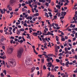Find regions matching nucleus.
<instances>
[{
    "label": "nucleus",
    "mask_w": 77,
    "mask_h": 77,
    "mask_svg": "<svg viewBox=\"0 0 77 77\" xmlns=\"http://www.w3.org/2000/svg\"><path fill=\"white\" fill-rule=\"evenodd\" d=\"M44 45H45V46L44 47V48H45L46 49L47 48V47L46 46L47 45V43H45Z\"/></svg>",
    "instance_id": "f8f14e48"
},
{
    "label": "nucleus",
    "mask_w": 77,
    "mask_h": 77,
    "mask_svg": "<svg viewBox=\"0 0 77 77\" xmlns=\"http://www.w3.org/2000/svg\"><path fill=\"white\" fill-rule=\"evenodd\" d=\"M36 69V68L35 67H32L31 69V72H33V71H34V70L35 69Z\"/></svg>",
    "instance_id": "7ed1b4c3"
},
{
    "label": "nucleus",
    "mask_w": 77,
    "mask_h": 77,
    "mask_svg": "<svg viewBox=\"0 0 77 77\" xmlns=\"http://www.w3.org/2000/svg\"><path fill=\"white\" fill-rule=\"evenodd\" d=\"M23 48H21L19 49V50H18L17 51V57L19 58H21V55L23 53Z\"/></svg>",
    "instance_id": "f03ea898"
},
{
    "label": "nucleus",
    "mask_w": 77,
    "mask_h": 77,
    "mask_svg": "<svg viewBox=\"0 0 77 77\" xmlns=\"http://www.w3.org/2000/svg\"><path fill=\"white\" fill-rule=\"evenodd\" d=\"M51 5L52 6H54V2H52Z\"/></svg>",
    "instance_id": "4be33fe9"
},
{
    "label": "nucleus",
    "mask_w": 77,
    "mask_h": 77,
    "mask_svg": "<svg viewBox=\"0 0 77 77\" xmlns=\"http://www.w3.org/2000/svg\"><path fill=\"white\" fill-rule=\"evenodd\" d=\"M8 64L11 66H15L16 65H17V63L15 60L13 59L10 60L8 62Z\"/></svg>",
    "instance_id": "f257e3e1"
},
{
    "label": "nucleus",
    "mask_w": 77,
    "mask_h": 77,
    "mask_svg": "<svg viewBox=\"0 0 77 77\" xmlns=\"http://www.w3.org/2000/svg\"><path fill=\"white\" fill-rule=\"evenodd\" d=\"M8 10H9V11H12V8L10 7L8 8Z\"/></svg>",
    "instance_id": "aec40b11"
},
{
    "label": "nucleus",
    "mask_w": 77,
    "mask_h": 77,
    "mask_svg": "<svg viewBox=\"0 0 77 77\" xmlns=\"http://www.w3.org/2000/svg\"><path fill=\"white\" fill-rule=\"evenodd\" d=\"M68 65L69 64H65V66H67V67H69V65Z\"/></svg>",
    "instance_id": "de8ad7c7"
},
{
    "label": "nucleus",
    "mask_w": 77,
    "mask_h": 77,
    "mask_svg": "<svg viewBox=\"0 0 77 77\" xmlns=\"http://www.w3.org/2000/svg\"><path fill=\"white\" fill-rule=\"evenodd\" d=\"M14 3V0H10V5L11 4H13Z\"/></svg>",
    "instance_id": "6e6552de"
},
{
    "label": "nucleus",
    "mask_w": 77,
    "mask_h": 77,
    "mask_svg": "<svg viewBox=\"0 0 77 77\" xmlns=\"http://www.w3.org/2000/svg\"><path fill=\"white\" fill-rule=\"evenodd\" d=\"M0 55H1V56H3V53L1 52L0 53Z\"/></svg>",
    "instance_id": "0e129e2a"
},
{
    "label": "nucleus",
    "mask_w": 77,
    "mask_h": 77,
    "mask_svg": "<svg viewBox=\"0 0 77 77\" xmlns=\"http://www.w3.org/2000/svg\"><path fill=\"white\" fill-rule=\"evenodd\" d=\"M19 31H23V32H24V29L23 28H22L21 29H20Z\"/></svg>",
    "instance_id": "dca6fc26"
},
{
    "label": "nucleus",
    "mask_w": 77,
    "mask_h": 77,
    "mask_svg": "<svg viewBox=\"0 0 77 77\" xmlns=\"http://www.w3.org/2000/svg\"><path fill=\"white\" fill-rule=\"evenodd\" d=\"M18 10H19V9L17 8L14 10V11H15V12H17V11H18Z\"/></svg>",
    "instance_id": "f704fd0d"
},
{
    "label": "nucleus",
    "mask_w": 77,
    "mask_h": 77,
    "mask_svg": "<svg viewBox=\"0 0 77 77\" xmlns=\"http://www.w3.org/2000/svg\"><path fill=\"white\" fill-rule=\"evenodd\" d=\"M73 19L74 20V22L75 23H77V21H76V19L75 18V17H73Z\"/></svg>",
    "instance_id": "ddd939ff"
},
{
    "label": "nucleus",
    "mask_w": 77,
    "mask_h": 77,
    "mask_svg": "<svg viewBox=\"0 0 77 77\" xmlns=\"http://www.w3.org/2000/svg\"><path fill=\"white\" fill-rule=\"evenodd\" d=\"M66 42H67L66 41L65 42V44L64 45V46L66 47V45H68V44L66 43Z\"/></svg>",
    "instance_id": "a211bd4d"
},
{
    "label": "nucleus",
    "mask_w": 77,
    "mask_h": 77,
    "mask_svg": "<svg viewBox=\"0 0 77 77\" xmlns=\"http://www.w3.org/2000/svg\"><path fill=\"white\" fill-rule=\"evenodd\" d=\"M72 32L73 34H75V31L74 30L72 31Z\"/></svg>",
    "instance_id": "13d9d810"
},
{
    "label": "nucleus",
    "mask_w": 77,
    "mask_h": 77,
    "mask_svg": "<svg viewBox=\"0 0 77 77\" xmlns=\"http://www.w3.org/2000/svg\"><path fill=\"white\" fill-rule=\"evenodd\" d=\"M46 67H45V65H44L43 66V69H46Z\"/></svg>",
    "instance_id": "c85d7f7f"
},
{
    "label": "nucleus",
    "mask_w": 77,
    "mask_h": 77,
    "mask_svg": "<svg viewBox=\"0 0 77 77\" xmlns=\"http://www.w3.org/2000/svg\"><path fill=\"white\" fill-rule=\"evenodd\" d=\"M22 12H25V9L24 8H23L22 9Z\"/></svg>",
    "instance_id": "7c9ffc66"
},
{
    "label": "nucleus",
    "mask_w": 77,
    "mask_h": 77,
    "mask_svg": "<svg viewBox=\"0 0 77 77\" xmlns=\"http://www.w3.org/2000/svg\"><path fill=\"white\" fill-rule=\"evenodd\" d=\"M56 61L57 62H60V60L57 59H56Z\"/></svg>",
    "instance_id": "412c9836"
},
{
    "label": "nucleus",
    "mask_w": 77,
    "mask_h": 77,
    "mask_svg": "<svg viewBox=\"0 0 77 77\" xmlns=\"http://www.w3.org/2000/svg\"><path fill=\"white\" fill-rule=\"evenodd\" d=\"M34 75V74L33 73H32L31 75V77H33V75Z\"/></svg>",
    "instance_id": "3c124183"
},
{
    "label": "nucleus",
    "mask_w": 77,
    "mask_h": 77,
    "mask_svg": "<svg viewBox=\"0 0 77 77\" xmlns=\"http://www.w3.org/2000/svg\"><path fill=\"white\" fill-rule=\"evenodd\" d=\"M75 25H73L72 24H71L70 25V28H72V27L73 28H74V27H75Z\"/></svg>",
    "instance_id": "423d86ee"
},
{
    "label": "nucleus",
    "mask_w": 77,
    "mask_h": 77,
    "mask_svg": "<svg viewBox=\"0 0 77 77\" xmlns=\"http://www.w3.org/2000/svg\"><path fill=\"white\" fill-rule=\"evenodd\" d=\"M3 38H4V36H1V42H3V41H5V39H4Z\"/></svg>",
    "instance_id": "0eeeda50"
},
{
    "label": "nucleus",
    "mask_w": 77,
    "mask_h": 77,
    "mask_svg": "<svg viewBox=\"0 0 77 77\" xmlns=\"http://www.w3.org/2000/svg\"><path fill=\"white\" fill-rule=\"evenodd\" d=\"M25 5H26V4L24 3H23L22 4V6H25Z\"/></svg>",
    "instance_id": "79ce46f5"
},
{
    "label": "nucleus",
    "mask_w": 77,
    "mask_h": 77,
    "mask_svg": "<svg viewBox=\"0 0 77 77\" xmlns=\"http://www.w3.org/2000/svg\"><path fill=\"white\" fill-rule=\"evenodd\" d=\"M17 34L18 35H20V32L18 29L17 30Z\"/></svg>",
    "instance_id": "9d476101"
},
{
    "label": "nucleus",
    "mask_w": 77,
    "mask_h": 77,
    "mask_svg": "<svg viewBox=\"0 0 77 77\" xmlns=\"http://www.w3.org/2000/svg\"><path fill=\"white\" fill-rule=\"evenodd\" d=\"M75 58L76 60L77 59V56L76 55H75Z\"/></svg>",
    "instance_id": "774afa93"
},
{
    "label": "nucleus",
    "mask_w": 77,
    "mask_h": 77,
    "mask_svg": "<svg viewBox=\"0 0 77 77\" xmlns=\"http://www.w3.org/2000/svg\"><path fill=\"white\" fill-rule=\"evenodd\" d=\"M26 35L28 36L26 38H27V39H31V38L30 37V34H26Z\"/></svg>",
    "instance_id": "39448f33"
},
{
    "label": "nucleus",
    "mask_w": 77,
    "mask_h": 77,
    "mask_svg": "<svg viewBox=\"0 0 77 77\" xmlns=\"http://www.w3.org/2000/svg\"><path fill=\"white\" fill-rule=\"evenodd\" d=\"M25 18H27V16H28V14H27L26 15H25Z\"/></svg>",
    "instance_id": "338daca9"
},
{
    "label": "nucleus",
    "mask_w": 77,
    "mask_h": 77,
    "mask_svg": "<svg viewBox=\"0 0 77 77\" xmlns=\"http://www.w3.org/2000/svg\"><path fill=\"white\" fill-rule=\"evenodd\" d=\"M42 32H41V31L40 32V34H38V35H39L40 36H41V35H42Z\"/></svg>",
    "instance_id": "a19ab883"
},
{
    "label": "nucleus",
    "mask_w": 77,
    "mask_h": 77,
    "mask_svg": "<svg viewBox=\"0 0 77 77\" xmlns=\"http://www.w3.org/2000/svg\"><path fill=\"white\" fill-rule=\"evenodd\" d=\"M69 61H67V62L65 64H69Z\"/></svg>",
    "instance_id": "5fc2aeb1"
},
{
    "label": "nucleus",
    "mask_w": 77,
    "mask_h": 77,
    "mask_svg": "<svg viewBox=\"0 0 77 77\" xmlns=\"http://www.w3.org/2000/svg\"><path fill=\"white\" fill-rule=\"evenodd\" d=\"M55 26L56 27H58V26H59V25H58V24H56V23H55Z\"/></svg>",
    "instance_id": "603ef678"
},
{
    "label": "nucleus",
    "mask_w": 77,
    "mask_h": 77,
    "mask_svg": "<svg viewBox=\"0 0 77 77\" xmlns=\"http://www.w3.org/2000/svg\"><path fill=\"white\" fill-rule=\"evenodd\" d=\"M49 4L48 2H46L45 4V5H46L47 6H48V5Z\"/></svg>",
    "instance_id": "4c0bfd02"
},
{
    "label": "nucleus",
    "mask_w": 77,
    "mask_h": 77,
    "mask_svg": "<svg viewBox=\"0 0 77 77\" xmlns=\"http://www.w3.org/2000/svg\"><path fill=\"white\" fill-rule=\"evenodd\" d=\"M54 12L55 13H56V12H57V13H58V9H57L56 10L54 11Z\"/></svg>",
    "instance_id": "c03bdc74"
},
{
    "label": "nucleus",
    "mask_w": 77,
    "mask_h": 77,
    "mask_svg": "<svg viewBox=\"0 0 77 77\" xmlns=\"http://www.w3.org/2000/svg\"><path fill=\"white\" fill-rule=\"evenodd\" d=\"M33 52H34L36 54H38V53H37L36 51H34Z\"/></svg>",
    "instance_id": "72a5a7b5"
},
{
    "label": "nucleus",
    "mask_w": 77,
    "mask_h": 77,
    "mask_svg": "<svg viewBox=\"0 0 77 77\" xmlns=\"http://www.w3.org/2000/svg\"><path fill=\"white\" fill-rule=\"evenodd\" d=\"M44 32L45 33H47V31H46V30L45 29L44 30Z\"/></svg>",
    "instance_id": "864d4df0"
},
{
    "label": "nucleus",
    "mask_w": 77,
    "mask_h": 77,
    "mask_svg": "<svg viewBox=\"0 0 77 77\" xmlns=\"http://www.w3.org/2000/svg\"><path fill=\"white\" fill-rule=\"evenodd\" d=\"M55 52L56 53H57L58 52V49H57V48H55Z\"/></svg>",
    "instance_id": "bb28decb"
},
{
    "label": "nucleus",
    "mask_w": 77,
    "mask_h": 77,
    "mask_svg": "<svg viewBox=\"0 0 77 77\" xmlns=\"http://www.w3.org/2000/svg\"><path fill=\"white\" fill-rule=\"evenodd\" d=\"M10 39H14V37H13V36H11V38Z\"/></svg>",
    "instance_id": "393cba45"
},
{
    "label": "nucleus",
    "mask_w": 77,
    "mask_h": 77,
    "mask_svg": "<svg viewBox=\"0 0 77 77\" xmlns=\"http://www.w3.org/2000/svg\"><path fill=\"white\" fill-rule=\"evenodd\" d=\"M39 2H42L43 3V2H44V0H39Z\"/></svg>",
    "instance_id": "ea45409f"
},
{
    "label": "nucleus",
    "mask_w": 77,
    "mask_h": 77,
    "mask_svg": "<svg viewBox=\"0 0 77 77\" xmlns=\"http://www.w3.org/2000/svg\"><path fill=\"white\" fill-rule=\"evenodd\" d=\"M2 48L4 49V50H5V46H2Z\"/></svg>",
    "instance_id": "e433bc0d"
},
{
    "label": "nucleus",
    "mask_w": 77,
    "mask_h": 77,
    "mask_svg": "<svg viewBox=\"0 0 77 77\" xmlns=\"http://www.w3.org/2000/svg\"><path fill=\"white\" fill-rule=\"evenodd\" d=\"M68 31L69 32H71V29H68Z\"/></svg>",
    "instance_id": "052dcab7"
},
{
    "label": "nucleus",
    "mask_w": 77,
    "mask_h": 77,
    "mask_svg": "<svg viewBox=\"0 0 77 77\" xmlns=\"http://www.w3.org/2000/svg\"><path fill=\"white\" fill-rule=\"evenodd\" d=\"M28 14H30V10H29L28 11Z\"/></svg>",
    "instance_id": "bf43d9fd"
},
{
    "label": "nucleus",
    "mask_w": 77,
    "mask_h": 77,
    "mask_svg": "<svg viewBox=\"0 0 77 77\" xmlns=\"http://www.w3.org/2000/svg\"><path fill=\"white\" fill-rule=\"evenodd\" d=\"M32 20L33 21H35V20H36V18L35 17H34V18L32 19Z\"/></svg>",
    "instance_id": "a18cd8bd"
},
{
    "label": "nucleus",
    "mask_w": 77,
    "mask_h": 77,
    "mask_svg": "<svg viewBox=\"0 0 77 77\" xmlns=\"http://www.w3.org/2000/svg\"><path fill=\"white\" fill-rule=\"evenodd\" d=\"M35 15H36V16H39V13H36Z\"/></svg>",
    "instance_id": "69168bd1"
},
{
    "label": "nucleus",
    "mask_w": 77,
    "mask_h": 77,
    "mask_svg": "<svg viewBox=\"0 0 77 77\" xmlns=\"http://www.w3.org/2000/svg\"><path fill=\"white\" fill-rule=\"evenodd\" d=\"M56 29L57 30H59V29H60V27L59 26L57 27Z\"/></svg>",
    "instance_id": "09e8293b"
},
{
    "label": "nucleus",
    "mask_w": 77,
    "mask_h": 77,
    "mask_svg": "<svg viewBox=\"0 0 77 77\" xmlns=\"http://www.w3.org/2000/svg\"><path fill=\"white\" fill-rule=\"evenodd\" d=\"M1 77H4V76H5V75H3V72L1 73Z\"/></svg>",
    "instance_id": "6ab92c4d"
},
{
    "label": "nucleus",
    "mask_w": 77,
    "mask_h": 77,
    "mask_svg": "<svg viewBox=\"0 0 77 77\" xmlns=\"http://www.w3.org/2000/svg\"><path fill=\"white\" fill-rule=\"evenodd\" d=\"M9 49L10 50H11V51H14V49H13V48H9Z\"/></svg>",
    "instance_id": "2eb2a0df"
},
{
    "label": "nucleus",
    "mask_w": 77,
    "mask_h": 77,
    "mask_svg": "<svg viewBox=\"0 0 77 77\" xmlns=\"http://www.w3.org/2000/svg\"><path fill=\"white\" fill-rule=\"evenodd\" d=\"M38 18L39 20H41V19L42 18V17H41L40 16V17H38Z\"/></svg>",
    "instance_id": "8fccbe9b"
},
{
    "label": "nucleus",
    "mask_w": 77,
    "mask_h": 77,
    "mask_svg": "<svg viewBox=\"0 0 77 77\" xmlns=\"http://www.w3.org/2000/svg\"><path fill=\"white\" fill-rule=\"evenodd\" d=\"M49 72V73H48V74H47L48 77H50V72Z\"/></svg>",
    "instance_id": "c9c22d12"
},
{
    "label": "nucleus",
    "mask_w": 77,
    "mask_h": 77,
    "mask_svg": "<svg viewBox=\"0 0 77 77\" xmlns=\"http://www.w3.org/2000/svg\"><path fill=\"white\" fill-rule=\"evenodd\" d=\"M48 35H51V36H54V34L53 33H51L50 32H49V31H48Z\"/></svg>",
    "instance_id": "1a4fd4ad"
},
{
    "label": "nucleus",
    "mask_w": 77,
    "mask_h": 77,
    "mask_svg": "<svg viewBox=\"0 0 77 77\" xmlns=\"http://www.w3.org/2000/svg\"><path fill=\"white\" fill-rule=\"evenodd\" d=\"M69 53V51H65V54H68Z\"/></svg>",
    "instance_id": "37998d69"
},
{
    "label": "nucleus",
    "mask_w": 77,
    "mask_h": 77,
    "mask_svg": "<svg viewBox=\"0 0 77 77\" xmlns=\"http://www.w3.org/2000/svg\"><path fill=\"white\" fill-rule=\"evenodd\" d=\"M13 41H14V40H11L10 41V42L11 44H12V43L13 42Z\"/></svg>",
    "instance_id": "5701e85b"
},
{
    "label": "nucleus",
    "mask_w": 77,
    "mask_h": 77,
    "mask_svg": "<svg viewBox=\"0 0 77 77\" xmlns=\"http://www.w3.org/2000/svg\"><path fill=\"white\" fill-rule=\"evenodd\" d=\"M65 17H64V16H63V17H60V20H61V19H63V18H64Z\"/></svg>",
    "instance_id": "2f4dec72"
},
{
    "label": "nucleus",
    "mask_w": 77,
    "mask_h": 77,
    "mask_svg": "<svg viewBox=\"0 0 77 77\" xmlns=\"http://www.w3.org/2000/svg\"><path fill=\"white\" fill-rule=\"evenodd\" d=\"M41 55H38V56L40 58H42V56H41Z\"/></svg>",
    "instance_id": "49530a36"
},
{
    "label": "nucleus",
    "mask_w": 77,
    "mask_h": 77,
    "mask_svg": "<svg viewBox=\"0 0 77 77\" xmlns=\"http://www.w3.org/2000/svg\"><path fill=\"white\" fill-rule=\"evenodd\" d=\"M25 63L26 64H27V63L28 64V65H31V64L29 63H30V62H28V61H27V60H26L25 61Z\"/></svg>",
    "instance_id": "4468645a"
},
{
    "label": "nucleus",
    "mask_w": 77,
    "mask_h": 77,
    "mask_svg": "<svg viewBox=\"0 0 77 77\" xmlns=\"http://www.w3.org/2000/svg\"><path fill=\"white\" fill-rule=\"evenodd\" d=\"M24 26H26V27H27L28 26V25H27V23H24L23 24Z\"/></svg>",
    "instance_id": "b1692460"
},
{
    "label": "nucleus",
    "mask_w": 77,
    "mask_h": 77,
    "mask_svg": "<svg viewBox=\"0 0 77 77\" xmlns=\"http://www.w3.org/2000/svg\"><path fill=\"white\" fill-rule=\"evenodd\" d=\"M60 14H61V13H60V14H59L58 15V17H60Z\"/></svg>",
    "instance_id": "e2e57ef3"
},
{
    "label": "nucleus",
    "mask_w": 77,
    "mask_h": 77,
    "mask_svg": "<svg viewBox=\"0 0 77 77\" xmlns=\"http://www.w3.org/2000/svg\"><path fill=\"white\" fill-rule=\"evenodd\" d=\"M57 16L55 15L54 17V18H55V19L56 20V19H57Z\"/></svg>",
    "instance_id": "680f3d73"
},
{
    "label": "nucleus",
    "mask_w": 77,
    "mask_h": 77,
    "mask_svg": "<svg viewBox=\"0 0 77 77\" xmlns=\"http://www.w3.org/2000/svg\"><path fill=\"white\" fill-rule=\"evenodd\" d=\"M41 61L42 62V63H44V59H41Z\"/></svg>",
    "instance_id": "a878e982"
},
{
    "label": "nucleus",
    "mask_w": 77,
    "mask_h": 77,
    "mask_svg": "<svg viewBox=\"0 0 77 77\" xmlns=\"http://www.w3.org/2000/svg\"><path fill=\"white\" fill-rule=\"evenodd\" d=\"M63 55V54L62 53H60L59 54V56H62Z\"/></svg>",
    "instance_id": "4d7b16f0"
},
{
    "label": "nucleus",
    "mask_w": 77,
    "mask_h": 77,
    "mask_svg": "<svg viewBox=\"0 0 77 77\" xmlns=\"http://www.w3.org/2000/svg\"><path fill=\"white\" fill-rule=\"evenodd\" d=\"M48 59H46L47 61H48V62H50V57H48Z\"/></svg>",
    "instance_id": "9b49d317"
},
{
    "label": "nucleus",
    "mask_w": 77,
    "mask_h": 77,
    "mask_svg": "<svg viewBox=\"0 0 77 77\" xmlns=\"http://www.w3.org/2000/svg\"><path fill=\"white\" fill-rule=\"evenodd\" d=\"M43 35H45V36H46L47 35H48V32L46 34H45L44 33H42Z\"/></svg>",
    "instance_id": "473e14b6"
},
{
    "label": "nucleus",
    "mask_w": 77,
    "mask_h": 77,
    "mask_svg": "<svg viewBox=\"0 0 77 77\" xmlns=\"http://www.w3.org/2000/svg\"><path fill=\"white\" fill-rule=\"evenodd\" d=\"M74 17H75V18H77V14H75L74 15Z\"/></svg>",
    "instance_id": "6e6d98bb"
},
{
    "label": "nucleus",
    "mask_w": 77,
    "mask_h": 77,
    "mask_svg": "<svg viewBox=\"0 0 77 77\" xmlns=\"http://www.w3.org/2000/svg\"><path fill=\"white\" fill-rule=\"evenodd\" d=\"M66 14V12H63V15H64V16H65Z\"/></svg>",
    "instance_id": "c756f323"
},
{
    "label": "nucleus",
    "mask_w": 77,
    "mask_h": 77,
    "mask_svg": "<svg viewBox=\"0 0 77 77\" xmlns=\"http://www.w3.org/2000/svg\"><path fill=\"white\" fill-rule=\"evenodd\" d=\"M66 5H68V3H67L66 2V3L64 4V6H66Z\"/></svg>",
    "instance_id": "cd10ccee"
},
{
    "label": "nucleus",
    "mask_w": 77,
    "mask_h": 77,
    "mask_svg": "<svg viewBox=\"0 0 77 77\" xmlns=\"http://www.w3.org/2000/svg\"><path fill=\"white\" fill-rule=\"evenodd\" d=\"M61 41H65V39L63 38H63L61 37Z\"/></svg>",
    "instance_id": "f3484780"
},
{
    "label": "nucleus",
    "mask_w": 77,
    "mask_h": 77,
    "mask_svg": "<svg viewBox=\"0 0 77 77\" xmlns=\"http://www.w3.org/2000/svg\"><path fill=\"white\" fill-rule=\"evenodd\" d=\"M42 70H41L40 72V75H42Z\"/></svg>",
    "instance_id": "58836bf2"
},
{
    "label": "nucleus",
    "mask_w": 77,
    "mask_h": 77,
    "mask_svg": "<svg viewBox=\"0 0 77 77\" xmlns=\"http://www.w3.org/2000/svg\"><path fill=\"white\" fill-rule=\"evenodd\" d=\"M32 35L36 37L37 36V35H38V34L36 32H32Z\"/></svg>",
    "instance_id": "20e7f679"
}]
</instances>
